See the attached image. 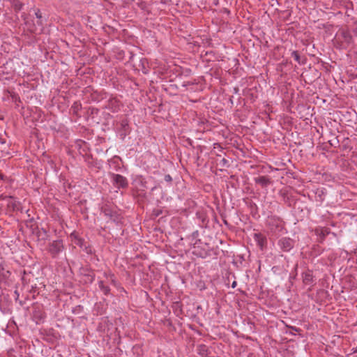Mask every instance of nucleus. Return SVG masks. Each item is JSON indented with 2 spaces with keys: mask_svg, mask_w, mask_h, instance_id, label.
I'll use <instances>...</instances> for the list:
<instances>
[{
  "mask_svg": "<svg viewBox=\"0 0 357 357\" xmlns=\"http://www.w3.org/2000/svg\"><path fill=\"white\" fill-rule=\"evenodd\" d=\"M291 56L294 58V59L298 63H301V56L298 51H293L291 52ZM302 63H304V62H302Z\"/></svg>",
  "mask_w": 357,
  "mask_h": 357,
  "instance_id": "obj_17",
  "label": "nucleus"
},
{
  "mask_svg": "<svg viewBox=\"0 0 357 357\" xmlns=\"http://www.w3.org/2000/svg\"><path fill=\"white\" fill-rule=\"evenodd\" d=\"M352 36L346 29H340L333 40L334 45L339 49H347L352 43Z\"/></svg>",
  "mask_w": 357,
  "mask_h": 357,
  "instance_id": "obj_1",
  "label": "nucleus"
},
{
  "mask_svg": "<svg viewBox=\"0 0 357 357\" xmlns=\"http://www.w3.org/2000/svg\"><path fill=\"white\" fill-rule=\"evenodd\" d=\"M63 249L62 241L56 240L50 243L48 247V252L52 257H56L60 252Z\"/></svg>",
  "mask_w": 357,
  "mask_h": 357,
  "instance_id": "obj_4",
  "label": "nucleus"
},
{
  "mask_svg": "<svg viewBox=\"0 0 357 357\" xmlns=\"http://www.w3.org/2000/svg\"><path fill=\"white\" fill-rule=\"evenodd\" d=\"M222 162H223V163H225L227 162L226 159L223 158Z\"/></svg>",
  "mask_w": 357,
  "mask_h": 357,
  "instance_id": "obj_27",
  "label": "nucleus"
},
{
  "mask_svg": "<svg viewBox=\"0 0 357 357\" xmlns=\"http://www.w3.org/2000/svg\"><path fill=\"white\" fill-rule=\"evenodd\" d=\"M121 104L116 98H110L108 101L107 108L112 112H118L121 109Z\"/></svg>",
  "mask_w": 357,
  "mask_h": 357,
  "instance_id": "obj_7",
  "label": "nucleus"
},
{
  "mask_svg": "<svg viewBox=\"0 0 357 357\" xmlns=\"http://www.w3.org/2000/svg\"><path fill=\"white\" fill-rule=\"evenodd\" d=\"M13 6H14L15 10L19 11L22 9L23 4L21 2H20L19 1H15Z\"/></svg>",
  "mask_w": 357,
  "mask_h": 357,
  "instance_id": "obj_18",
  "label": "nucleus"
},
{
  "mask_svg": "<svg viewBox=\"0 0 357 357\" xmlns=\"http://www.w3.org/2000/svg\"><path fill=\"white\" fill-rule=\"evenodd\" d=\"M74 107H75V109H77V108H78V106H74Z\"/></svg>",
  "mask_w": 357,
  "mask_h": 357,
  "instance_id": "obj_31",
  "label": "nucleus"
},
{
  "mask_svg": "<svg viewBox=\"0 0 357 357\" xmlns=\"http://www.w3.org/2000/svg\"><path fill=\"white\" fill-rule=\"evenodd\" d=\"M161 213H162V211L160 209H154L152 211L151 218H155L158 217Z\"/></svg>",
  "mask_w": 357,
  "mask_h": 357,
  "instance_id": "obj_19",
  "label": "nucleus"
},
{
  "mask_svg": "<svg viewBox=\"0 0 357 357\" xmlns=\"http://www.w3.org/2000/svg\"><path fill=\"white\" fill-rule=\"evenodd\" d=\"M101 211L104 213V215L107 217L109 220L114 222H119L121 219L120 214L116 211L114 210L109 205L105 204L101 207Z\"/></svg>",
  "mask_w": 357,
  "mask_h": 357,
  "instance_id": "obj_3",
  "label": "nucleus"
},
{
  "mask_svg": "<svg viewBox=\"0 0 357 357\" xmlns=\"http://www.w3.org/2000/svg\"><path fill=\"white\" fill-rule=\"evenodd\" d=\"M278 244L284 252H288L294 247V242L289 238H281L279 241Z\"/></svg>",
  "mask_w": 357,
  "mask_h": 357,
  "instance_id": "obj_6",
  "label": "nucleus"
},
{
  "mask_svg": "<svg viewBox=\"0 0 357 357\" xmlns=\"http://www.w3.org/2000/svg\"><path fill=\"white\" fill-rule=\"evenodd\" d=\"M126 124H127V123H124V122L123 121V123H122V126H124V125H126Z\"/></svg>",
  "mask_w": 357,
  "mask_h": 357,
  "instance_id": "obj_30",
  "label": "nucleus"
},
{
  "mask_svg": "<svg viewBox=\"0 0 357 357\" xmlns=\"http://www.w3.org/2000/svg\"><path fill=\"white\" fill-rule=\"evenodd\" d=\"M112 181L113 184L117 188H127L128 186V182L126 177L122 175L117 174H112Z\"/></svg>",
  "mask_w": 357,
  "mask_h": 357,
  "instance_id": "obj_5",
  "label": "nucleus"
},
{
  "mask_svg": "<svg viewBox=\"0 0 357 357\" xmlns=\"http://www.w3.org/2000/svg\"><path fill=\"white\" fill-rule=\"evenodd\" d=\"M254 238L261 250L266 248L267 239L264 235L261 233H255L254 234Z\"/></svg>",
  "mask_w": 357,
  "mask_h": 357,
  "instance_id": "obj_8",
  "label": "nucleus"
},
{
  "mask_svg": "<svg viewBox=\"0 0 357 357\" xmlns=\"http://www.w3.org/2000/svg\"><path fill=\"white\" fill-rule=\"evenodd\" d=\"M255 180L257 183L260 184L262 187H266L271 183V179L265 176H261Z\"/></svg>",
  "mask_w": 357,
  "mask_h": 357,
  "instance_id": "obj_10",
  "label": "nucleus"
},
{
  "mask_svg": "<svg viewBox=\"0 0 357 357\" xmlns=\"http://www.w3.org/2000/svg\"><path fill=\"white\" fill-rule=\"evenodd\" d=\"M99 287L105 295H108L110 292V289L108 286L105 285L103 281L99 282Z\"/></svg>",
  "mask_w": 357,
  "mask_h": 357,
  "instance_id": "obj_14",
  "label": "nucleus"
},
{
  "mask_svg": "<svg viewBox=\"0 0 357 357\" xmlns=\"http://www.w3.org/2000/svg\"><path fill=\"white\" fill-rule=\"evenodd\" d=\"M0 178L3 179V175L2 174H0Z\"/></svg>",
  "mask_w": 357,
  "mask_h": 357,
  "instance_id": "obj_28",
  "label": "nucleus"
},
{
  "mask_svg": "<svg viewBox=\"0 0 357 357\" xmlns=\"http://www.w3.org/2000/svg\"><path fill=\"white\" fill-rule=\"evenodd\" d=\"M303 282L306 285H310L313 282L312 272L310 270L303 273Z\"/></svg>",
  "mask_w": 357,
  "mask_h": 357,
  "instance_id": "obj_9",
  "label": "nucleus"
},
{
  "mask_svg": "<svg viewBox=\"0 0 357 357\" xmlns=\"http://www.w3.org/2000/svg\"><path fill=\"white\" fill-rule=\"evenodd\" d=\"M198 353L202 357H207L208 355V349L205 344H200L197 347Z\"/></svg>",
  "mask_w": 357,
  "mask_h": 357,
  "instance_id": "obj_12",
  "label": "nucleus"
},
{
  "mask_svg": "<svg viewBox=\"0 0 357 357\" xmlns=\"http://www.w3.org/2000/svg\"><path fill=\"white\" fill-rule=\"evenodd\" d=\"M315 232L319 235V242H323L325 236L329 234V229L328 228H322L320 231V233H319V229H316Z\"/></svg>",
  "mask_w": 357,
  "mask_h": 357,
  "instance_id": "obj_13",
  "label": "nucleus"
},
{
  "mask_svg": "<svg viewBox=\"0 0 357 357\" xmlns=\"http://www.w3.org/2000/svg\"><path fill=\"white\" fill-rule=\"evenodd\" d=\"M10 96L12 98V100L17 105V102H20V97L18 96L17 94H16L15 93L13 92L10 93Z\"/></svg>",
  "mask_w": 357,
  "mask_h": 357,
  "instance_id": "obj_20",
  "label": "nucleus"
},
{
  "mask_svg": "<svg viewBox=\"0 0 357 357\" xmlns=\"http://www.w3.org/2000/svg\"><path fill=\"white\" fill-rule=\"evenodd\" d=\"M126 124H127V123H124V122L123 121V123H122V126H124V125H126Z\"/></svg>",
  "mask_w": 357,
  "mask_h": 357,
  "instance_id": "obj_29",
  "label": "nucleus"
},
{
  "mask_svg": "<svg viewBox=\"0 0 357 357\" xmlns=\"http://www.w3.org/2000/svg\"><path fill=\"white\" fill-rule=\"evenodd\" d=\"M284 222L283 220L276 216H271L268 218L267 225L269 229L274 233L280 232L284 229Z\"/></svg>",
  "mask_w": 357,
  "mask_h": 357,
  "instance_id": "obj_2",
  "label": "nucleus"
},
{
  "mask_svg": "<svg viewBox=\"0 0 357 357\" xmlns=\"http://www.w3.org/2000/svg\"><path fill=\"white\" fill-rule=\"evenodd\" d=\"M104 275L107 278H109L111 283L114 285V286H116V278H115V275L114 274L112 273H104Z\"/></svg>",
  "mask_w": 357,
  "mask_h": 357,
  "instance_id": "obj_15",
  "label": "nucleus"
},
{
  "mask_svg": "<svg viewBox=\"0 0 357 357\" xmlns=\"http://www.w3.org/2000/svg\"><path fill=\"white\" fill-rule=\"evenodd\" d=\"M33 233L36 235L38 240L40 236H42V238H45V236H46L45 230H44V229L40 230L38 228H36V231H34Z\"/></svg>",
  "mask_w": 357,
  "mask_h": 357,
  "instance_id": "obj_16",
  "label": "nucleus"
},
{
  "mask_svg": "<svg viewBox=\"0 0 357 357\" xmlns=\"http://www.w3.org/2000/svg\"><path fill=\"white\" fill-rule=\"evenodd\" d=\"M34 316L38 317L39 319H42L44 318V315L43 312H38V314H37V312H35Z\"/></svg>",
  "mask_w": 357,
  "mask_h": 357,
  "instance_id": "obj_22",
  "label": "nucleus"
},
{
  "mask_svg": "<svg viewBox=\"0 0 357 357\" xmlns=\"http://www.w3.org/2000/svg\"><path fill=\"white\" fill-rule=\"evenodd\" d=\"M87 277H88V279H89V282H92L93 281V280H94V277L95 276H94L93 274V275L89 274V275H87Z\"/></svg>",
  "mask_w": 357,
  "mask_h": 357,
  "instance_id": "obj_24",
  "label": "nucleus"
},
{
  "mask_svg": "<svg viewBox=\"0 0 357 357\" xmlns=\"http://www.w3.org/2000/svg\"><path fill=\"white\" fill-rule=\"evenodd\" d=\"M165 180L167 182H171L172 181V176L169 174H167L165 176Z\"/></svg>",
  "mask_w": 357,
  "mask_h": 357,
  "instance_id": "obj_23",
  "label": "nucleus"
},
{
  "mask_svg": "<svg viewBox=\"0 0 357 357\" xmlns=\"http://www.w3.org/2000/svg\"><path fill=\"white\" fill-rule=\"evenodd\" d=\"M77 244L80 245V246L82 245L83 239H82V238H77Z\"/></svg>",
  "mask_w": 357,
  "mask_h": 357,
  "instance_id": "obj_25",
  "label": "nucleus"
},
{
  "mask_svg": "<svg viewBox=\"0 0 357 357\" xmlns=\"http://www.w3.org/2000/svg\"><path fill=\"white\" fill-rule=\"evenodd\" d=\"M236 281H234V282H233V283H232V284H231V287H232V288H235V287H236Z\"/></svg>",
  "mask_w": 357,
  "mask_h": 357,
  "instance_id": "obj_26",
  "label": "nucleus"
},
{
  "mask_svg": "<svg viewBox=\"0 0 357 357\" xmlns=\"http://www.w3.org/2000/svg\"><path fill=\"white\" fill-rule=\"evenodd\" d=\"M43 31V23L42 20H38L36 22V25L34 24V27L31 29V31L36 34L41 33Z\"/></svg>",
  "mask_w": 357,
  "mask_h": 357,
  "instance_id": "obj_11",
  "label": "nucleus"
},
{
  "mask_svg": "<svg viewBox=\"0 0 357 357\" xmlns=\"http://www.w3.org/2000/svg\"><path fill=\"white\" fill-rule=\"evenodd\" d=\"M35 15H36V17H37V19L42 20L43 16H42V13H41L40 9L36 10Z\"/></svg>",
  "mask_w": 357,
  "mask_h": 357,
  "instance_id": "obj_21",
  "label": "nucleus"
}]
</instances>
